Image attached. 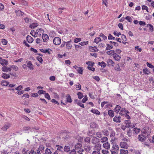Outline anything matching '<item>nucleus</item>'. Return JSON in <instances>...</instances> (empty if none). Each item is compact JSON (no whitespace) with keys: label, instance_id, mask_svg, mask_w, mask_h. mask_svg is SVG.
<instances>
[{"label":"nucleus","instance_id":"3","mask_svg":"<svg viewBox=\"0 0 154 154\" xmlns=\"http://www.w3.org/2000/svg\"><path fill=\"white\" fill-rule=\"evenodd\" d=\"M53 43L56 45H58L61 43V39L58 37H55L53 39Z\"/></svg>","mask_w":154,"mask_h":154},{"label":"nucleus","instance_id":"62","mask_svg":"<svg viewBox=\"0 0 154 154\" xmlns=\"http://www.w3.org/2000/svg\"><path fill=\"white\" fill-rule=\"evenodd\" d=\"M122 40L125 42L127 41V38L126 37L124 34L122 35Z\"/></svg>","mask_w":154,"mask_h":154},{"label":"nucleus","instance_id":"15","mask_svg":"<svg viewBox=\"0 0 154 154\" xmlns=\"http://www.w3.org/2000/svg\"><path fill=\"white\" fill-rule=\"evenodd\" d=\"M26 40L29 43H32L33 41V38L29 35H28L26 37Z\"/></svg>","mask_w":154,"mask_h":154},{"label":"nucleus","instance_id":"25","mask_svg":"<svg viewBox=\"0 0 154 154\" xmlns=\"http://www.w3.org/2000/svg\"><path fill=\"white\" fill-rule=\"evenodd\" d=\"M66 102L69 103H71L72 100L69 94H67L66 96Z\"/></svg>","mask_w":154,"mask_h":154},{"label":"nucleus","instance_id":"37","mask_svg":"<svg viewBox=\"0 0 154 154\" xmlns=\"http://www.w3.org/2000/svg\"><path fill=\"white\" fill-rule=\"evenodd\" d=\"M101 41V39L100 37H97L95 38L94 40V42L97 44Z\"/></svg>","mask_w":154,"mask_h":154},{"label":"nucleus","instance_id":"5","mask_svg":"<svg viewBox=\"0 0 154 154\" xmlns=\"http://www.w3.org/2000/svg\"><path fill=\"white\" fill-rule=\"evenodd\" d=\"M102 146L104 149L107 150L109 149L110 147V144L108 141L104 143Z\"/></svg>","mask_w":154,"mask_h":154},{"label":"nucleus","instance_id":"54","mask_svg":"<svg viewBox=\"0 0 154 154\" xmlns=\"http://www.w3.org/2000/svg\"><path fill=\"white\" fill-rule=\"evenodd\" d=\"M115 132L113 130H112L110 134V137L113 138L115 137Z\"/></svg>","mask_w":154,"mask_h":154},{"label":"nucleus","instance_id":"58","mask_svg":"<svg viewBox=\"0 0 154 154\" xmlns=\"http://www.w3.org/2000/svg\"><path fill=\"white\" fill-rule=\"evenodd\" d=\"M51 153L52 152L48 148H47L46 149L45 151V154H51Z\"/></svg>","mask_w":154,"mask_h":154},{"label":"nucleus","instance_id":"34","mask_svg":"<svg viewBox=\"0 0 154 154\" xmlns=\"http://www.w3.org/2000/svg\"><path fill=\"white\" fill-rule=\"evenodd\" d=\"M91 111L96 115H100V112L97 109H92L91 110Z\"/></svg>","mask_w":154,"mask_h":154},{"label":"nucleus","instance_id":"36","mask_svg":"<svg viewBox=\"0 0 154 154\" xmlns=\"http://www.w3.org/2000/svg\"><path fill=\"white\" fill-rule=\"evenodd\" d=\"M96 135L97 137L101 138L102 137L103 134L100 131H98L96 132Z\"/></svg>","mask_w":154,"mask_h":154},{"label":"nucleus","instance_id":"1","mask_svg":"<svg viewBox=\"0 0 154 154\" xmlns=\"http://www.w3.org/2000/svg\"><path fill=\"white\" fill-rule=\"evenodd\" d=\"M128 141V140L126 138H124L122 139V141L120 143V145L122 148L127 149L128 147V144L127 142Z\"/></svg>","mask_w":154,"mask_h":154},{"label":"nucleus","instance_id":"4","mask_svg":"<svg viewBox=\"0 0 154 154\" xmlns=\"http://www.w3.org/2000/svg\"><path fill=\"white\" fill-rule=\"evenodd\" d=\"M73 67L76 70L78 73L81 74H82L83 69L82 67H78L77 66L75 65Z\"/></svg>","mask_w":154,"mask_h":154},{"label":"nucleus","instance_id":"31","mask_svg":"<svg viewBox=\"0 0 154 154\" xmlns=\"http://www.w3.org/2000/svg\"><path fill=\"white\" fill-rule=\"evenodd\" d=\"M36 33L37 34H40V35H41V34H43L44 33V29L42 28H39L38 29L36 30Z\"/></svg>","mask_w":154,"mask_h":154},{"label":"nucleus","instance_id":"8","mask_svg":"<svg viewBox=\"0 0 154 154\" xmlns=\"http://www.w3.org/2000/svg\"><path fill=\"white\" fill-rule=\"evenodd\" d=\"M128 112V110L125 108H123L120 111L119 113L121 115H125Z\"/></svg>","mask_w":154,"mask_h":154},{"label":"nucleus","instance_id":"19","mask_svg":"<svg viewBox=\"0 0 154 154\" xmlns=\"http://www.w3.org/2000/svg\"><path fill=\"white\" fill-rule=\"evenodd\" d=\"M139 140L141 142H143L145 141L146 137H144V136L142 135H139L138 137Z\"/></svg>","mask_w":154,"mask_h":154},{"label":"nucleus","instance_id":"49","mask_svg":"<svg viewBox=\"0 0 154 154\" xmlns=\"http://www.w3.org/2000/svg\"><path fill=\"white\" fill-rule=\"evenodd\" d=\"M147 66L149 68L151 69H153L154 68V66L152 65L151 63H149L148 62L146 63Z\"/></svg>","mask_w":154,"mask_h":154},{"label":"nucleus","instance_id":"48","mask_svg":"<svg viewBox=\"0 0 154 154\" xmlns=\"http://www.w3.org/2000/svg\"><path fill=\"white\" fill-rule=\"evenodd\" d=\"M86 64L88 65V66H93L94 65V62H92L91 61L86 62Z\"/></svg>","mask_w":154,"mask_h":154},{"label":"nucleus","instance_id":"57","mask_svg":"<svg viewBox=\"0 0 154 154\" xmlns=\"http://www.w3.org/2000/svg\"><path fill=\"white\" fill-rule=\"evenodd\" d=\"M23 89V87L22 85H20L17 87L16 88L15 90L17 91H20Z\"/></svg>","mask_w":154,"mask_h":154},{"label":"nucleus","instance_id":"43","mask_svg":"<svg viewBox=\"0 0 154 154\" xmlns=\"http://www.w3.org/2000/svg\"><path fill=\"white\" fill-rule=\"evenodd\" d=\"M45 147L44 146L42 145H41L39 146V147L38 149L40 151L42 152L44 149Z\"/></svg>","mask_w":154,"mask_h":154},{"label":"nucleus","instance_id":"9","mask_svg":"<svg viewBox=\"0 0 154 154\" xmlns=\"http://www.w3.org/2000/svg\"><path fill=\"white\" fill-rule=\"evenodd\" d=\"M100 139L96 137H93L91 140V142L94 144H96L100 142Z\"/></svg>","mask_w":154,"mask_h":154},{"label":"nucleus","instance_id":"61","mask_svg":"<svg viewBox=\"0 0 154 154\" xmlns=\"http://www.w3.org/2000/svg\"><path fill=\"white\" fill-rule=\"evenodd\" d=\"M84 152V150L83 148L77 150V152L78 154H83L82 152Z\"/></svg>","mask_w":154,"mask_h":154},{"label":"nucleus","instance_id":"29","mask_svg":"<svg viewBox=\"0 0 154 154\" xmlns=\"http://www.w3.org/2000/svg\"><path fill=\"white\" fill-rule=\"evenodd\" d=\"M121 108V107L119 105H117L114 109V111L117 113H118Z\"/></svg>","mask_w":154,"mask_h":154},{"label":"nucleus","instance_id":"11","mask_svg":"<svg viewBox=\"0 0 154 154\" xmlns=\"http://www.w3.org/2000/svg\"><path fill=\"white\" fill-rule=\"evenodd\" d=\"M125 123L126 124L127 127L129 128L133 127L131 125V122L130 120H126L125 121Z\"/></svg>","mask_w":154,"mask_h":154},{"label":"nucleus","instance_id":"50","mask_svg":"<svg viewBox=\"0 0 154 154\" xmlns=\"http://www.w3.org/2000/svg\"><path fill=\"white\" fill-rule=\"evenodd\" d=\"M29 95L27 93L23 94L22 96V97L23 98H24V99H25L26 98H29Z\"/></svg>","mask_w":154,"mask_h":154},{"label":"nucleus","instance_id":"24","mask_svg":"<svg viewBox=\"0 0 154 154\" xmlns=\"http://www.w3.org/2000/svg\"><path fill=\"white\" fill-rule=\"evenodd\" d=\"M2 77L5 79H6L10 77V76L9 74H7L5 73H3L2 75Z\"/></svg>","mask_w":154,"mask_h":154},{"label":"nucleus","instance_id":"38","mask_svg":"<svg viewBox=\"0 0 154 154\" xmlns=\"http://www.w3.org/2000/svg\"><path fill=\"white\" fill-rule=\"evenodd\" d=\"M107 47H106V50H110L112 49L113 47L112 45H110L108 44H106Z\"/></svg>","mask_w":154,"mask_h":154},{"label":"nucleus","instance_id":"28","mask_svg":"<svg viewBox=\"0 0 154 154\" xmlns=\"http://www.w3.org/2000/svg\"><path fill=\"white\" fill-rule=\"evenodd\" d=\"M100 141L102 143H104L108 141V138L106 137H103L101 138Z\"/></svg>","mask_w":154,"mask_h":154},{"label":"nucleus","instance_id":"60","mask_svg":"<svg viewBox=\"0 0 154 154\" xmlns=\"http://www.w3.org/2000/svg\"><path fill=\"white\" fill-rule=\"evenodd\" d=\"M115 69L117 71H120L121 69L119 67V64H117V65L115 67Z\"/></svg>","mask_w":154,"mask_h":154},{"label":"nucleus","instance_id":"46","mask_svg":"<svg viewBox=\"0 0 154 154\" xmlns=\"http://www.w3.org/2000/svg\"><path fill=\"white\" fill-rule=\"evenodd\" d=\"M147 26H149V30L152 32L154 31V28L153 26L151 24H147Z\"/></svg>","mask_w":154,"mask_h":154},{"label":"nucleus","instance_id":"17","mask_svg":"<svg viewBox=\"0 0 154 154\" xmlns=\"http://www.w3.org/2000/svg\"><path fill=\"white\" fill-rule=\"evenodd\" d=\"M119 147L118 145L116 144L113 145L112 146V149L110 150H112L114 151H118L119 150Z\"/></svg>","mask_w":154,"mask_h":154},{"label":"nucleus","instance_id":"52","mask_svg":"<svg viewBox=\"0 0 154 154\" xmlns=\"http://www.w3.org/2000/svg\"><path fill=\"white\" fill-rule=\"evenodd\" d=\"M11 68L16 71H17L18 69V68L17 66L15 65H13L11 66Z\"/></svg>","mask_w":154,"mask_h":154},{"label":"nucleus","instance_id":"64","mask_svg":"<svg viewBox=\"0 0 154 154\" xmlns=\"http://www.w3.org/2000/svg\"><path fill=\"white\" fill-rule=\"evenodd\" d=\"M101 152L103 154H107L109 153V152L107 150L103 149L102 150Z\"/></svg>","mask_w":154,"mask_h":154},{"label":"nucleus","instance_id":"21","mask_svg":"<svg viewBox=\"0 0 154 154\" xmlns=\"http://www.w3.org/2000/svg\"><path fill=\"white\" fill-rule=\"evenodd\" d=\"M107 63L109 66H114L115 64V63L113 60L110 59H109L107 61Z\"/></svg>","mask_w":154,"mask_h":154},{"label":"nucleus","instance_id":"2","mask_svg":"<svg viewBox=\"0 0 154 154\" xmlns=\"http://www.w3.org/2000/svg\"><path fill=\"white\" fill-rule=\"evenodd\" d=\"M101 149V145L100 144H97L95 146V150L92 152V154H100V151Z\"/></svg>","mask_w":154,"mask_h":154},{"label":"nucleus","instance_id":"40","mask_svg":"<svg viewBox=\"0 0 154 154\" xmlns=\"http://www.w3.org/2000/svg\"><path fill=\"white\" fill-rule=\"evenodd\" d=\"M90 49L91 50H92L93 51V52H96L97 51H98V49L97 48V47L96 46L94 47H92L91 46L90 47Z\"/></svg>","mask_w":154,"mask_h":154},{"label":"nucleus","instance_id":"12","mask_svg":"<svg viewBox=\"0 0 154 154\" xmlns=\"http://www.w3.org/2000/svg\"><path fill=\"white\" fill-rule=\"evenodd\" d=\"M71 40H70L69 41L66 42V48L67 49H70L72 48V45L71 43Z\"/></svg>","mask_w":154,"mask_h":154},{"label":"nucleus","instance_id":"39","mask_svg":"<svg viewBox=\"0 0 154 154\" xmlns=\"http://www.w3.org/2000/svg\"><path fill=\"white\" fill-rule=\"evenodd\" d=\"M77 94L78 95V97L79 99H81L84 96L83 94L81 92H78Z\"/></svg>","mask_w":154,"mask_h":154},{"label":"nucleus","instance_id":"59","mask_svg":"<svg viewBox=\"0 0 154 154\" xmlns=\"http://www.w3.org/2000/svg\"><path fill=\"white\" fill-rule=\"evenodd\" d=\"M77 104L78 106H80V107L83 108H85V106L84 104L82 103V102L80 101H79V102H78V103H77Z\"/></svg>","mask_w":154,"mask_h":154},{"label":"nucleus","instance_id":"14","mask_svg":"<svg viewBox=\"0 0 154 154\" xmlns=\"http://www.w3.org/2000/svg\"><path fill=\"white\" fill-rule=\"evenodd\" d=\"M0 64L2 66H7L8 64V61L5 59H2L0 61Z\"/></svg>","mask_w":154,"mask_h":154},{"label":"nucleus","instance_id":"51","mask_svg":"<svg viewBox=\"0 0 154 154\" xmlns=\"http://www.w3.org/2000/svg\"><path fill=\"white\" fill-rule=\"evenodd\" d=\"M144 132L145 134H146V135H147V136H148L149 135L150 133V131L149 130V128H147V129L146 130H146H145V129H144Z\"/></svg>","mask_w":154,"mask_h":154},{"label":"nucleus","instance_id":"13","mask_svg":"<svg viewBox=\"0 0 154 154\" xmlns=\"http://www.w3.org/2000/svg\"><path fill=\"white\" fill-rule=\"evenodd\" d=\"M2 69L3 72H7L9 71H11V68L10 67L4 66L2 68Z\"/></svg>","mask_w":154,"mask_h":154},{"label":"nucleus","instance_id":"10","mask_svg":"<svg viewBox=\"0 0 154 154\" xmlns=\"http://www.w3.org/2000/svg\"><path fill=\"white\" fill-rule=\"evenodd\" d=\"M42 38L44 42H47L49 39L48 36L47 34H43L42 35Z\"/></svg>","mask_w":154,"mask_h":154},{"label":"nucleus","instance_id":"53","mask_svg":"<svg viewBox=\"0 0 154 154\" xmlns=\"http://www.w3.org/2000/svg\"><path fill=\"white\" fill-rule=\"evenodd\" d=\"M98 64H99L100 66H101V67H105L106 66V63L103 61L101 63L99 62Z\"/></svg>","mask_w":154,"mask_h":154},{"label":"nucleus","instance_id":"20","mask_svg":"<svg viewBox=\"0 0 154 154\" xmlns=\"http://www.w3.org/2000/svg\"><path fill=\"white\" fill-rule=\"evenodd\" d=\"M27 66L29 69L31 70H32L33 69V65L31 63V61H29L27 63Z\"/></svg>","mask_w":154,"mask_h":154},{"label":"nucleus","instance_id":"26","mask_svg":"<svg viewBox=\"0 0 154 154\" xmlns=\"http://www.w3.org/2000/svg\"><path fill=\"white\" fill-rule=\"evenodd\" d=\"M16 85L14 84H9L8 86L10 87V88L9 89L10 91H14L15 89H14L13 87H15Z\"/></svg>","mask_w":154,"mask_h":154},{"label":"nucleus","instance_id":"42","mask_svg":"<svg viewBox=\"0 0 154 154\" xmlns=\"http://www.w3.org/2000/svg\"><path fill=\"white\" fill-rule=\"evenodd\" d=\"M41 51L43 52L44 53H48V54H50V51H49V50L48 49H40Z\"/></svg>","mask_w":154,"mask_h":154},{"label":"nucleus","instance_id":"56","mask_svg":"<svg viewBox=\"0 0 154 154\" xmlns=\"http://www.w3.org/2000/svg\"><path fill=\"white\" fill-rule=\"evenodd\" d=\"M140 130L139 128H134V131L136 134H138L139 132H140Z\"/></svg>","mask_w":154,"mask_h":154},{"label":"nucleus","instance_id":"63","mask_svg":"<svg viewBox=\"0 0 154 154\" xmlns=\"http://www.w3.org/2000/svg\"><path fill=\"white\" fill-rule=\"evenodd\" d=\"M88 134L91 136H92L94 134V130H90L88 132Z\"/></svg>","mask_w":154,"mask_h":154},{"label":"nucleus","instance_id":"16","mask_svg":"<svg viewBox=\"0 0 154 154\" xmlns=\"http://www.w3.org/2000/svg\"><path fill=\"white\" fill-rule=\"evenodd\" d=\"M9 84V83L6 80H2L1 82V85L3 86H6Z\"/></svg>","mask_w":154,"mask_h":154},{"label":"nucleus","instance_id":"44","mask_svg":"<svg viewBox=\"0 0 154 154\" xmlns=\"http://www.w3.org/2000/svg\"><path fill=\"white\" fill-rule=\"evenodd\" d=\"M56 147H57V150L60 151H63V147L59 145H57Z\"/></svg>","mask_w":154,"mask_h":154},{"label":"nucleus","instance_id":"47","mask_svg":"<svg viewBox=\"0 0 154 154\" xmlns=\"http://www.w3.org/2000/svg\"><path fill=\"white\" fill-rule=\"evenodd\" d=\"M143 73L145 74L148 75L150 73L149 71L147 68L143 69Z\"/></svg>","mask_w":154,"mask_h":154},{"label":"nucleus","instance_id":"27","mask_svg":"<svg viewBox=\"0 0 154 154\" xmlns=\"http://www.w3.org/2000/svg\"><path fill=\"white\" fill-rule=\"evenodd\" d=\"M38 24L37 23H33L30 24L29 26V27L31 29H34L38 26Z\"/></svg>","mask_w":154,"mask_h":154},{"label":"nucleus","instance_id":"22","mask_svg":"<svg viewBox=\"0 0 154 154\" xmlns=\"http://www.w3.org/2000/svg\"><path fill=\"white\" fill-rule=\"evenodd\" d=\"M75 147L76 150H78L82 148V146L81 143H77L75 145Z\"/></svg>","mask_w":154,"mask_h":154},{"label":"nucleus","instance_id":"45","mask_svg":"<svg viewBox=\"0 0 154 154\" xmlns=\"http://www.w3.org/2000/svg\"><path fill=\"white\" fill-rule=\"evenodd\" d=\"M88 43V41L81 42L79 43L81 46H84L85 45H87Z\"/></svg>","mask_w":154,"mask_h":154},{"label":"nucleus","instance_id":"35","mask_svg":"<svg viewBox=\"0 0 154 154\" xmlns=\"http://www.w3.org/2000/svg\"><path fill=\"white\" fill-rule=\"evenodd\" d=\"M120 152L121 154H128V151L127 150L121 149Z\"/></svg>","mask_w":154,"mask_h":154},{"label":"nucleus","instance_id":"7","mask_svg":"<svg viewBox=\"0 0 154 154\" xmlns=\"http://www.w3.org/2000/svg\"><path fill=\"white\" fill-rule=\"evenodd\" d=\"M112 57L115 60L117 61H119L121 58V57L120 56L118 55L116 53H115V54H114Z\"/></svg>","mask_w":154,"mask_h":154},{"label":"nucleus","instance_id":"32","mask_svg":"<svg viewBox=\"0 0 154 154\" xmlns=\"http://www.w3.org/2000/svg\"><path fill=\"white\" fill-rule=\"evenodd\" d=\"M115 53V52L113 50L109 51L106 52V54H107L109 55H111V56H112V57L113 56V55H114V54Z\"/></svg>","mask_w":154,"mask_h":154},{"label":"nucleus","instance_id":"6","mask_svg":"<svg viewBox=\"0 0 154 154\" xmlns=\"http://www.w3.org/2000/svg\"><path fill=\"white\" fill-rule=\"evenodd\" d=\"M113 121L117 123H120L122 121V118L120 116H116L113 119Z\"/></svg>","mask_w":154,"mask_h":154},{"label":"nucleus","instance_id":"18","mask_svg":"<svg viewBox=\"0 0 154 154\" xmlns=\"http://www.w3.org/2000/svg\"><path fill=\"white\" fill-rule=\"evenodd\" d=\"M15 13L17 16H22L24 13L20 10H17L15 11Z\"/></svg>","mask_w":154,"mask_h":154},{"label":"nucleus","instance_id":"33","mask_svg":"<svg viewBox=\"0 0 154 154\" xmlns=\"http://www.w3.org/2000/svg\"><path fill=\"white\" fill-rule=\"evenodd\" d=\"M108 113L109 116L111 117H113L114 116V111L112 110H109Z\"/></svg>","mask_w":154,"mask_h":154},{"label":"nucleus","instance_id":"55","mask_svg":"<svg viewBox=\"0 0 154 154\" xmlns=\"http://www.w3.org/2000/svg\"><path fill=\"white\" fill-rule=\"evenodd\" d=\"M85 149L87 152L89 151L90 149L91 148L89 146H84Z\"/></svg>","mask_w":154,"mask_h":154},{"label":"nucleus","instance_id":"41","mask_svg":"<svg viewBox=\"0 0 154 154\" xmlns=\"http://www.w3.org/2000/svg\"><path fill=\"white\" fill-rule=\"evenodd\" d=\"M125 19L128 22H129L130 23H131L133 20L129 16H126L125 18Z\"/></svg>","mask_w":154,"mask_h":154},{"label":"nucleus","instance_id":"30","mask_svg":"<svg viewBox=\"0 0 154 154\" xmlns=\"http://www.w3.org/2000/svg\"><path fill=\"white\" fill-rule=\"evenodd\" d=\"M10 125L9 124L5 125L2 128L1 130L3 131H6L9 128V127H10Z\"/></svg>","mask_w":154,"mask_h":154},{"label":"nucleus","instance_id":"23","mask_svg":"<svg viewBox=\"0 0 154 154\" xmlns=\"http://www.w3.org/2000/svg\"><path fill=\"white\" fill-rule=\"evenodd\" d=\"M90 126L93 128H98L99 126L94 122H92L91 123Z\"/></svg>","mask_w":154,"mask_h":154}]
</instances>
